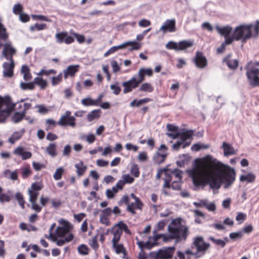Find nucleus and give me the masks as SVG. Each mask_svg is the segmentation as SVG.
<instances>
[{
  "mask_svg": "<svg viewBox=\"0 0 259 259\" xmlns=\"http://www.w3.org/2000/svg\"><path fill=\"white\" fill-rule=\"evenodd\" d=\"M186 172L195 186L203 187L208 184L213 190L219 189L222 183L225 189L228 188L236 179L233 168L210 155L202 158L199 164L187 169Z\"/></svg>",
  "mask_w": 259,
  "mask_h": 259,
  "instance_id": "1",
  "label": "nucleus"
},
{
  "mask_svg": "<svg viewBox=\"0 0 259 259\" xmlns=\"http://www.w3.org/2000/svg\"><path fill=\"white\" fill-rule=\"evenodd\" d=\"M210 246V244L205 242L202 237L198 236L194 238L191 248L186 250L185 253L178 251L177 257L179 259H190L189 255H192L197 259L203 256Z\"/></svg>",
  "mask_w": 259,
  "mask_h": 259,
  "instance_id": "2",
  "label": "nucleus"
},
{
  "mask_svg": "<svg viewBox=\"0 0 259 259\" xmlns=\"http://www.w3.org/2000/svg\"><path fill=\"white\" fill-rule=\"evenodd\" d=\"M259 33V21L255 24H243L237 26L233 31L234 40L245 42L251 37H256Z\"/></svg>",
  "mask_w": 259,
  "mask_h": 259,
  "instance_id": "3",
  "label": "nucleus"
},
{
  "mask_svg": "<svg viewBox=\"0 0 259 259\" xmlns=\"http://www.w3.org/2000/svg\"><path fill=\"white\" fill-rule=\"evenodd\" d=\"M168 242L175 240L177 242L185 240L189 233L188 227L183 225L180 219L173 220L168 226Z\"/></svg>",
  "mask_w": 259,
  "mask_h": 259,
  "instance_id": "4",
  "label": "nucleus"
},
{
  "mask_svg": "<svg viewBox=\"0 0 259 259\" xmlns=\"http://www.w3.org/2000/svg\"><path fill=\"white\" fill-rule=\"evenodd\" d=\"M141 249L139 253L138 259H172L175 250L174 246L169 247L163 249H159L157 251H152L147 255Z\"/></svg>",
  "mask_w": 259,
  "mask_h": 259,
  "instance_id": "5",
  "label": "nucleus"
},
{
  "mask_svg": "<svg viewBox=\"0 0 259 259\" xmlns=\"http://www.w3.org/2000/svg\"><path fill=\"white\" fill-rule=\"evenodd\" d=\"M153 237H150L146 242L140 241L137 242V244L140 249L147 248L150 249L155 246H157L162 243L168 242L167 234H157L153 233Z\"/></svg>",
  "mask_w": 259,
  "mask_h": 259,
  "instance_id": "6",
  "label": "nucleus"
},
{
  "mask_svg": "<svg viewBox=\"0 0 259 259\" xmlns=\"http://www.w3.org/2000/svg\"><path fill=\"white\" fill-rule=\"evenodd\" d=\"M15 106V104L12 102L10 97H0V123L5 122Z\"/></svg>",
  "mask_w": 259,
  "mask_h": 259,
  "instance_id": "7",
  "label": "nucleus"
},
{
  "mask_svg": "<svg viewBox=\"0 0 259 259\" xmlns=\"http://www.w3.org/2000/svg\"><path fill=\"white\" fill-rule=\"evenodd\" d=\"M254 65L255 64L251 61L248 63L245 67V69L246 70V74L251 86L259 87V69L254 67Z\"/></svg>",
  "mask_w": 259,
  "mask_h": 259,
  "instance_id": "8",
  "label": "nucleus"
},
{
  "mask_svg": "<svg viewBox=\"0 0 259 259\" xmlns=\"http://www.w3.org/2000/svg\"><path fill=\"white\" fill-rule=\"evenodd\" d=\"M124 231L126 234L131 235V232L127 225L122 221H120L115 224L111 229V234L113 236L112 242L119 241L122 232Z\"/></svg>",
  "mask_w": 259,
  "mask_h": 259,
  "instance_id": "9",
  "label": "nucleus"
},
{
  "mask_svg": "<svg viewBox=\"0 0 259 259\" xmlns=\"http://www.w3.org/2000/svg\"><path fill=\"white\" fill-rule=\"evenodd\" d=\"M192 131H187L182 133L179 139L172 145V150L178 151L181 148L184 149L189 146L192 138Z\"/></svg>",
  "mask_w": 259,
  "mask_h": 259,
  "instance_id": "10",
  "label": "nucleus"
},
{
  "mask_svg": "<svg viewBox=\"0 0 259 259\" xmlns=\"http://www.w3.org/2000/svg\"><path fill=\"white\" fill-rule=\"evenodd\" d=\"M167 147L165 145L161 144L160 145L158 151L153 157V160L155 163L159 164L164 162L167 156Z\"/></svg>",
  "mask_w": 259,
  "mask_h": 259,
  "instance_id": "11",
  "label": "nucleus"
},
{
  "mask_svg": "<svg viewBox=\"0 0 259 259\" xmlns=\"http://www.w3.org/2000/svg\"><path fill=\"white\" fill-rule=\"evenodd\" d=\"M192 61L195 63L196 66L200 69L206 68L208 64L206 58L201 52H197Z\"/></svg>",
  "mask_w": 259,
  "mask_h": 259,
  "instance_id": "12",
  "label": "nucleus"
},
{
  "mask_svg": "<svg viewBox=\"0 0 259 259\" xmlns=\"http://www.w3.org/2000/svg\"><path fill=\"white\" fill-rule=\"evenodd\" d=\"M137 76H133L129 80L122 82V84L123 87V92L124 94H127L132 92L139 86L140 83L137 80Z\"/></svg>",
  "mask_w": 259,
  "mask_h": 259,
  "instance_id": "13",
  "label": "nucleus"
},
{
  "mask_svg": "<svg viewBox=\"0 0 259 259\" xmlns=\"http://www.w3.org/2000/svg\"><path fill=\"white\" fill-rule=\"evenodd\" d=\"M56 42L58 44L65 43L67 45L72 44L74 41V38L69 35L66 31L57 33L55 34Z\"/></svg>",
  "mask_w": 259,
  "mask_h": 259,
  "instance_id": "14",
  "label": "nucleus"
},
{
  "mask_svg": "<svg viewBox=\"0 0 259 259\" xmlns=\"http://www.w3.org/2000/svg\"><path fill=\"white\" fill-rule=\"evenodd\" d=\"M176 29L175 19H167L160 28L159 31H162L163 33H166L167 32H174L176 31Z\"/></svg>",
  "mask_w": 259,
  "mask_h": 259,
  "instance_id": "15",
  "label": "nucleus"
},
{
  "mask_svg": "<svg viewBox=\"0 0 259 259\" xmlns=\"http://www.w3.org/2000/svg\"><path fill=\"white\" fill-rule=\"evenodd\" d=\"M131 197L135 200V202H130L127 206V210L133 214H135V209H141L143 204L140 199L134 193L131 194Z\"/></svg>",
  "mask_w": 259,
  "mask_h": 259,
  "instance_id": "16",
  "label": "nucleus"
},
{
  "mask_svg": "<svg viewBox=\"0 0 259 259\" xmlns=\"http://www.w3.org/2000/svg\"><path fill=\"white\" fill-rule=\"evenodd\" d=\"M59 222L60 223H63V226L58 227L56 229L55 233L58 237H63L69 233V224L63 219H61Z\"/></svg>",
  "mask_w": 259,
  "mask_h": 259,
  "instance_id": "17",
  "label": "nucleus"
},
{
  "mask_svg": "<svg viewBox=\"0 0 259 259\" xmlns=\"http://www.w3.org/2000/svg\"><path fill=\"white\" fill-rule=\"evenodd\" d=\"M216 30L221 35H223L225 37V40L228 38H232V42L234 41L233 33L230 35L232 31V28L229 25L225 26L223 27H220L219 25L215 26Z\"/></svg>",
  "mask_w": 259,
  "mask_h": 259,
  "instance_id": "18",
  "label": "nucleus"
},
{
  "mask_svg": "<svg viewBox=\"0 0 259 259\" xmlns=\"http://www.w3.org/2000/svg\"><path fill=\"white\" fill-rule=\"evenodd\" d=\"M4 49L3 55L5 58L8 60H13V56L16 53V49L13 47L11 43H6L3 44Z\"/></svg>",
  "mask_w": 259,
  "mask_h": 259,
  "instance_id": "19",
  "label": "nucleus"
},
{
  "mask_svg": "<svg viewBox=\"0 0 259 259\" xmlns=\"http://www.w3.org/2000/svg\"><path fill=\"white\" fill-rule=\"evenodd\" d=\"M10 63L4 62L3 64V76L6 77L11 78L14 75V68L15 64L14 60H10Z\"/></svg>",
  "mask_w": 259,
  "mask_h": 259,
  "instance_id": "20",
  "label": "nucleus"
},
{
  "mask_svg": "<svg viewBox=\"0 0 259 259\" xmlns=\"http://www.w3.org/2000/svg\"><path fill=\"white\" fill-rule=\"evenodd\" d=\"M13 154L20 156L23 160L29 159L32 157L31 152L25 151L24 148L22 146H18L13 151Z\"/></svg>",
  "mask_w": 259,
  "mask_h": 259,
  "instance_id": "21",
  "label": "nucleus"
},
{
  "mask_svg": "<svg viewBox=\"0 0 259 259\" xmlns=\"http://www.w3.org/2000/svg\"><path fill=\"white\" fill-rule=\"evenodd\" d=\"M111 214V208L107 207L101 211L100 214V222L106 226L110 225V221L109 217Z\"/></svg>",
  "mask_w": 259,
  "mask_h": 259,
  "instance_id": "22",
  "label": "nucleus"
},
{
  "mask_svg": "<svg viewBox=\"0 0 259 259\" xmlns=\"http://www.w3.org/2000/svg\"><path fill=\"white\" fill-rule=\"evenodd\" d=\"M79 65H69L67 68L63 70L64 77L67 78L69 76L74 77L75 74L79 71Z\"/></svg>",
  "mask_w": 259,
  "mask_h": 259,
  "instance_id": "23",
  "label": "nucleus"
},
{
  "mask_svg": "<svg viewBox=\"0 0 259 259\" xmlns=\"http://www.w3.org/2000/svg\"><path fill=\"white\" fill-rule=\"evenodd\" d=\"M221 148L223 149L225 156L228 157L236 154V150L230 143L223 142Z\"/></svg>",
  "mask_w": 259,
  "mask_h": 259,
  "instance_id": "24",
  "label": "nucleus"
},
{
  "mask_svg": "<svg viewBox=\"0 0 259 259\" xmlns=\"http://www.w3.org/2000/svg\"><path fill=\"white\" fill-rule=\"evenodd\" d=\"M58 124L63 126H70L72 127H74L76 125L75 118L74 116H71L67 117L66 119L64 120L60 119L58 122Z\"/></svg>",
  "mask_w": 259,
  "mask_h": 259,
  "instance_id": "25",
  "label": "nucleus"
},
{
  "mask_svg": "<svg viewBox=\"0 0 259 259\" xmlns=\"http://www.w3.org/2000/svg\"><path fill=\"white\" fill-rule=\"evenodd\" d=\"M25 132V128H22L19 131L15 132L9 138L8 142L11 144H14L17 141L20 140Z\"/></svg>",
  "mask_w": 259,
  "mask_h": 259,
  "instance_id": "26",
  "label": "nucleus"
},
{
  "mask_svg": "<svg viewBox=\"0 0 259 259\" xmlns=\"http://www.w3.org/2000/svg\"><path fill=\"white\" fill-rule=\"evenodd\" d=\"M256 176L252 172L246 173L240 176L239 180L241 182L252 183L255 180Z\"/></svg>",
  "mask_w": 259,
  "mask_h": 259,
  "instance_id": "27",
  "label": "nucleus"
},
{
  "mask_svg": "<svg viewBox=\"0 0 259 259\" xmlns=\"http://www.w3.org/2000/svg\"><path fill=\"white\" fill-rule=\"evenodd\" d=\"M231 55H228L224 59L223 62H225L228 67L232 70L236 69L238 66V61L236 59H231Z\"/></svg>",
  "mask_w": 259,
  "mask_h": 259,
  "instance_id": "28",
  "label": "nucleus"
},
{
  "mask_svg": "<svg viewBox=\"0 0 259 259\" xmlns=\"http://www.w3.org/2000/svg\"><path fill=\"white\" fill-rule=\"evenodd\" d=\"M2 18L0 17V42H7L9 39V34L5 26L2 24Z\"/></svg>",
  "mask_w": 259,
  "mask_h": 259,
  "instance_id": "29",
  "label": "nucleus"
},
{
  "mask_svg": "<svg viewBox=\"0 0 259 259\" xmlns=\"http://www.w3.org/2000/svg\"><path fill=\"white\" fill-rule=\"evenodd\" d=\"M46 152L52 157L57 155V145L55 143H51L46 147Z\"/></svg>",
  "mask_w": 259,
  "mask_h": 259,
  "instance_id": "30",
  "label": "nucleus"
},
{
  "mask_svg": "<svg viewBox=\"0 0 259 259\" xmlns=\"http://www.w3.org/2000/svg\"><path fill=\"white\" fill-rule=\"evenodd\" d=\"M119 241L112 242V249L117 254H125V247L122 243H119Z\"/></svg>",
  "mask_w": 259,
  "mask_h": 259,
  "instance_id": "31",
  "label": "nucleus"
},
{
  "mask_svg": "<svg viewBox=\"0 0 259 259\" xmlns=\"http://www.w3.org/2000/svg\"><path fill=\"white\" fill-rule=\"evenodd\" d=\"M20 169L21 170V177L23 179L28 178L32 173L29 164H27L25 166L21 167Z\"/></svg>",
  "mask_w": 259,
  "mask_h": 259,
  "instance_id": "32",
  "label": "nucleus"
},
{
  "mask_svg": "<svg viewBox=\"0 0 259 259\" xmlns=\"http://www.w3.org/2000/svg\"><path fill=\"white\" fill-rule=\"evenodd\" d=\"M194 45V41L192 40H182L178 42V51L184 50L191 48Z\"/></svg>",
  "mask_w": 259,
  "mask_h": 259,
  "instance_id": "33",
  "label": "nucleus"
},
{
  "mask_svg": "<svg viewBox=\"0 0 259 259\" xmlns=\"http://www.w3.org/2000/svg\"><path fill=\"white\" fill-rule=\"evenodd\" d=\"M21 72L23 74V78L25 81H28L32 78L30 69L27 65H22L21 69Z\"/></svg>",
  "mask_w": 259,
  "mask_h": 259,
  "instance_id": "34",
  "label": "nucleus"
},
{
  "mask_svg": "<svg viewBox=\"0 0 259 259\" xmlns=\"http://www.w3.org/2000/svg\"><path fill=\"white\" fill-rule=\"evenodd\" d=\"M74 166L76 169V173L78 176H82L87 168V166L84 165L83 162L82 161L78 163H76Z\"/></svg>",
  "mask_w": 259,
  "mask_h": 259,
  "instance_id": "35",
  "label": "nucleus"
},
{
  "mask_svg": "<svg viewBox=\"0 0 259 259\" xmlns=\"http://www.w3.org/2000/svg\"><path fill=\"white\" fill-rule=\"evenodd\" d=\"M101 110L95 109L90 112L87 115V119L89 121H92L95 119H98L100 116Z\"/></svg>",
  "mask_w": 259,
  "mask_h": 259,
  "instance_id": "36",
  "label": "nucleus"
},
{
  "mask_svg": "<svg viewBox=\"0 0 259 259\" xmlns=\"http://www.w3.org/2000/svg\"><path fill=\"white\" fill-rule=\"evenodd\" d=\"M25 115L24 111L16 112L12 117V120L14 123H18L21 121Z\"/></svg>",
  "mask_w": 259,
  "mask_h": 259,
  "instance_id": "37",
  "label": "nucleus"
},
{
  "mask_svg": "<svg viewBox=\"0 0 259 259\" xmlns=\"http://www.w3.org/2000/svg\"><path fill=\"white\" fill-rule=\"evenodd\" d=\"M13 193L12 191L10 190L7 191V193H2L0 194V202H10Z\"/></svg>",
  "mask_w": 259,
  "mask_h": 259,
  "instance_id": "38",
  "label": "nucleus"
},
{
  "mask_svg": "<svg viewBox=\"0 0 259 259\" xmlns=\"http://www.w3.org/2000/svg\"><path fill=\"white\" fill-rule=\"evenodd\" d=\"M166 221L165 220L159 221L155 226L153 233H158V232L163 230L166 225Z\"/></svg>",
  "mask_w": 259,
  "mask_h": 259,
  "instance_id": "39",
  "label": "nucleus"
},
{
  "mask_svg": "<svg viewBox=\"0 0 259 259\" xmlns=\"http://www.w3.org/2000/svg\"><path fill=\"white\" fill-rule=\"evenodd\" d=\"M153 90V87L150 83L145 82L141 85L139 91L151 93Z\"/></svg>",
  "mask_w": 259,
  "mask_h": 259,
  "instance_id": "40",
  "label": "nucleus"
},
{
  "mask_svg": "<svg viewBox=\"0 0 259 259\" xmlns=\"http://www.w3.org/2000/svg\"><path fill=\"white\" fill-rule=\"evenodd\" d=\"M73 238V235L71 233H69L67 236L63 239H59L56 241V244L58 246H61L63 245L65 242L71 241Z\"/></svg>",
  "mask_w": 259,
  "mask_h": 259,
  "instance_id": "41",
  "label": "nucleus"
},
{
  "mask_svg": "<svg viewBox=\"0 0 259 259\" xmlns=\"http://www.w3.org/2000/svg\"><path fill=\"white\" fill-rule=\"evenodd\" d=\"M20 88L23 90H33L35 88L33 82H23L20 83Z\"/></svg>",
  "mask_w": 259,
  "mask_h": 259,
  "instance_id": "42",
  "label": "nucleus"
},
{
  "mask_svg": "<svg viewBox=\"0 0 259 259\" xmlns=\"http://www.w3.org/2000/svg\"><path fill=\"white\" fill-rule=\"evenodd\" d=\"M33 82L37 84L42 89H45L47 85L46 80H44L41 77H36L34 78Z\"/></svg>",
  "mask_w": 259,
  "mask_h": 259,
  "instance_id": "43",
  "label": "nucleus"
},
{
  "mask_svg": "<svg viewBox=\"0 0 259 259\" xmlns=\"http://www.w3.org/2000/svg\"><path fill=\"white\" fill-rule=\"evenodd\" d=\"M23 7L20 3L15 4L13 7V13L16 15H19L23 13Z\"/></svg>",
  "mask_w": 259,
  "mask_h": 259,
  "instance_id": "44",
  "label": "nucleus"
},
{
  "mask_svg": "<svg viewBox=\"0 0 259 259\" xmlns=\"http://www.w3.org/2000/svg\"><path fill=\"white\" fill-rule=\"evenodd\" d=\"M172 179H175L174 180L177 181H182V172L181 170L178 169H175L171 171Z\"/></svg>",
  "mask_w": 259,
  "mask_h": 259,
  "instance_id": "45",
  "label": "nucleus"
},
{
  "mask_svg": "<svg viewBox=\"0 0 259 259\" xmlns=\"http://www.w3.org/2000/svg\"><path fill=\"white\" fill-rule=\"evenodd\" d=\"M81 104L84 106H96V104L94 99L91 97H87L83 99L81 101Z\"/></svg>",
  "mask_w": 259,
  "mask_h": 259,
  "instance_id": "46",
  "label": "nucleus"
},
{
  "mask_svg": "<svg viewBox=\"0 0 259 259\" xmlns=\"http://www.w3.org/2000/svg\"><path fill=\"white\" fill-rule=\"evenodd\" d=\"M64 169L63 167L58 168L53 175V178L56 181H58L62 178Z\"/></svg>",
  "mask_w": 259,
  "mask_h": 259,
  "instance_id": "47",
  "label": "nucleus"
},
{
  "mask_svg": "<svg viewBox=\"0 0 259 259\" xmlns=\"http://www.w3.org/2000/svg\"><path fill=\"white\" fill-rule=\"evenodd\" d=\"M232 38H228L225 40V41L222 43L221 46L220 48L217 49V53H222L225 50L226 45H230L232 44Z\"/></svg>",
  "mask_w": 259,
  "mask_h": 259,
  "instance_id": "48",
  "label": "nucleus"
},
{
  "mask_svg": "<svg viewBox=\"0 0 259 259\" xmlns=\"http://www.w3.org/2000/svg\"><path fill=\"white\" fill-rule=\"evenodd\" d=\"M15 198L18 201L19 205L22 209L25 208V200L23 195L20 192H17L15 194Z\"/></svg>",
  "mask_w": 259,
  "mask_h": 259,
  "instance_id": "49",
  "label": "nucleus"
},
{
  "mask_svg": "<svg viewBox=\"0 0 259 259\" xmlns=\"http://www.w3.org/2000/svg\"><path fill=\"white\" fill-rule=\"evenodd\" d=\"M208 240H210L215 245L220 246L221 247H224L226 245L225 242L220 239H215L213 237H209Z\"/></svg>",
  "mask_w": 259,
  "mask_h": 259,
  "instance_id": "50",
  "label": "nucleus"
},
{
  "mask_svg": "<svg viewBox=\"0 0 259 259\" xmlns=\"http://www.w3.org/2000/svg\"><path fill=\"white\" fill-rule=\"evenodd\" d=\"M35 108H38V112L40 114H47L51 109L44 105H36Z\"/></svg>",
  "mask_w": 259,
  "mask_h": 259,
  "instance_id": "51",
  "label": "nucleus"
},
{
  "mask_svg": "<svg viewBox=\"0 0 259 259\" xmlns=\"http://www.w3.org/2000/svg\"><path fill=\"white\" fill-rule=\"evenodd\" d=\"M203 207H205L210 211H214L216 209L215 204L213 202L209 203L207 200H205V203H203Z\"/></svg>",
  "mask_w": 259,
  "mask_h": 259,
  "instance_id": "52",
  "label": "nucleus"
},
{
  "mask_svg": "<svg viewBox=\"0 0 259 259\" xmlns=\"http://www.w3.org/2000/svg\"><path fill=\"white\" fill-rule=\"evenodd\" d=\"M209 147L208 145H205L203 144L196 143L194 144L191 147V150L194 151H198L201 149H207Z\"/></svg>",
  "mask_w": 259,
  "mask_h": 259,
  "instance_id": "53",
  "label": "nucleus"
},
{
  "mask_svg": "<svg viewBox=\"0 0 259 259\" xmlns=\"http://www.w3.org/2000/svg\"><path fill=\"white\" fill-rule=\"evenodd\" d=\"M62 79V73L60 72L57 76L52 78L51 83L53 86H55L61 82Z\"/></svg>",
  "mask_w": 259,
  "mask_h": 259,
  "instance_id": "54",
  "label": "nucleus"
},
{
  "mask_svg": "<svg viewBox=\"0 0 259 259\" xmlns=\"http://www.w3.org/2000/svg\"><path fill=\"white\" fill-rule=\"evenodd\" d=\"M78 252L81 255H87L89 253V248L85 244L79 245L77 248Z\"/></svg>",
  "mask_w": 259,
  "mask_h": 259,
  "instance_id": "55",
  "label": "nucleus"
},
{
  "mask_svg": "<svg viewBox=\"0 0 259 259\" xmlns=\"http://www.w3.org/2000/svg\"><path fill=\"white\" fill-rule=\"evenodd\" d=\"M28 194L29 196V201L30 202H34V201H36L37 196L38 195V192L28 190Z\"/></svg>",
  "mask_w": 259,
  "mask_h": 259,
  "instance_id": "56",
  "label": "nucleus"
},
{
  "mask_svg": "<svg viewBox=\"0 0 259 259\" xmlns=\"http://www.w3.org/2000/svg\"><path fill=\"white\" fill-rule=\"evenodd\" d=\"M89 245L95 250H98L99 245L98 243V239L97 236L93 237L92 239L89 241Z\"/></svg>",
  "mask_w": 259,
  "mask_h": 259,
  "instance_id": "57",
  "label": "nucleus"
},
{
  "mask_svg": "<svg viewBox=\"0 0 259 259\" xmlns=\"http://www.w3.org/2000/svg\"><path fill=\"white\" fill-rule=\"evenodd\" d=\"M132 198L130 196L128 195H124L121 199L118 202L119 205H122L124 204L125 205H128V204L130 203L131 199Z\"/></svg>",
  "mask_w": 259,
  "mask_h": 259,
  "instance_id": "58",
  "label": "nucleus"
},
{
  "mask_svg": "<svg viewBox=\"0 0 259 259\" xmlns=\"http://www.w3.org/2000/svg\"><path fill=\"white\" fill-rule=\"evenodd\" d=\"M43 188V185L41 182H35L32 184L31 186V189H29L31 191H35L38 192L41 190Z\"/></svg>",
  "mask_w": 259,
  "mask_h": 259,
  "instance_id": "59",
  "label": "nucleus"
},
{
  "mask_svg": "<svg viewBox=\"0 0 259 259\" xmlns=\"http://www.w3.org/2000/svg\"><path fill=\"white\" fill-rule=\"evenodd\" d=\"M166 48L169 50H174L178 51V42H176L173 41H169L166 45Z\"/></svg>",
  "mask_w": 259,
  "mask_h": 259,
  "instance_id": "60",
  "label": "nucleus"
},
{
  "mask_svg": "<svg viewBox=\"0 0 259 259\" xmlns=\"http://www.w3.org/2000/svg\"><path fill=\"white\" fill-rule=\"evenodd\" d=\"M247 218V215L243 212H238L236 217V220L239 222V224H242Z\"/></svg>",
  "mask_w": 259,
  "mask_h": 259,
  "instance_id": "61",
  "label": "nucleus"
},
{
  "mask_svg": "<svg viewBox=\"0 0 259 259\" xmlns=\"http://www.w3.org/2000/svg\"><path fill=\"white\" fill-rule=\"evenodd\" d=\"M137 76V80L138 82L140 83H141L142 82H143L145 79V74L144 72L142 69V68H140L139 70L138 74L137 75H135Z\"/></svg>",
  "mask_w": 259,
  "mask_h": 259,
  "instance_id": "62",
  "label": "nucleus"
},
{
  "mask_svg": "<svg viewBox=\"0 0 259 259\" xmlns=\"http://www.w3.org/2000/svg\"><path fill=\"white\" fill-rule=\"evenodd\" d=\"M71 152V147L69 145H66L64 146L63 151L62 155L64 157H69L70 156V153Z\"/></svg>",
  "mask_w": 259,
  "mask_h": 259,
  "instance_id": "63",
  "label": "nucleus"
},
{
  "mask_svg": "<svg viewBox=\"0 0 259 259\" xmlns=\"http://www.w3.org/2000/svg\"><path fill=\"white\" fill-rule=\"evenodd\" d=\"M110 89L113 91V93L116 95H119L121 92V88L117 82L110 85Z\"/></svg>",
  "mask_w": 259,
  "mask_h": 259,
  "instance_id": "64",
  "label": "nucleus"
}]
</instances>
